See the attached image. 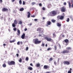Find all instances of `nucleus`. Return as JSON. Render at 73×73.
<instances>
[{
  "label": "nucleus",
  "mask_w": 73,
  "mask_h": 73,
  "mask_svg": "<svg viewBox=\"0 0 73 73\" xmlns=\"http://www.w3.org/2000/svg\"><path fill=\"white\" fill-rule=\"evenodd\" d=\"M52 7V5L51 4H49L47 6L48 8H50V7Z\"/></svg>",
  "instance_id": "a211bd4d"
},
{
  "label": "nucleus",
  "mask_w": 73,
  "mask_h": 73,
  "mask_svg": "<svg viewBox=\"0 0 73 73\" xmlns=\"http://www.w3.org/2000/svg\"><path fill=\"white\" fill-rule=\"evenodd\" d=\"M45 46H46V47H47V46H48V44H46L45 45Z\"/></svg>",
  "instance_id": "69168bd1"
},
{
  "label": "nucleus",
  "mask_w": 73,
  "mask_h": 73,
  "mask_svg": "<svg viewBox=\"0 0 73 73\" xmlns=\"http://www.w3.org/2000/svg\"><path fill=\"white\" fill-rule=\"evenodd\" d=\"M40 64H36V67H40Z\"/></svg>",
  "instance_id": "412c9836"
},
{
  "label": "nucleus",
  "mask_w": 73,
  "mask_h": 73,
  "mask_svg": "<svg viewBox=\"0 0 73 73\" xmlns=\"http://www.w3.org/2000/svg\"><path fill=\"white\" fill-rule=\"evenodd\" d=\"M34 43L35 44H39L41 42V41L39 40L38 38H35L33 40Z\"/></svg>",
  "instance_id": "f257e3e1"
},
{
  "label": "nucleus",
  "mask_w": 73,
  "mask_h": 73,
  "mask_svg": "<svg viewBox=\"0 0 73 73\" xmlns=\"http://www.w3.org/2000/svg\"><path fill=\"white\" fill-rule=\"evenodd\" d=\"M42 29L41 28H39L37 29V31L38 32H42Z\"/></svg>",
  "instance_id": "6e6552de"
},
{
  "label": "nucleus",
  "mask_w": 73,
  "mask_h": 73,
  "mask_svg": "<svg viewBox=\"0 0 73 73\" xmlns=\"http://www.w3.org/2000/svg\"><path fill=\"white\" fill-rule=\"evenodd\" d=\"M53 37H56V34L54 33H53Z\"/></svg>",
  "instance_id": "a878e982"
},
{
  "label": "nucleus",
  "mask_w": 73,
  "mask_h": 73,
  "mask_svg": "<svg viewBox=\"0 0 73 73\" xmlns=\"http://www.w3.org/2000/svg\"><path fill=\"white\" fill-rule=\"evenodd\" d=\"M64 17L63 16H61L60 17V20H62L64 19Z\"/></svg>",
  "instance_id": "dca6fc26"
},
{
  "label": "nucleus",
  "mask_w": 73,
  "mask_h": 73,
  "mask_svg": "<svg viewBox=\"0 0 73 73\" xmlns=\"http://www.w3.org/2000/svg\"><path fill=\"white\" fill-rule=\"evenodd\" d=\"M72 48L71 47H67L66 48V49L67 50H64L63 51L61 52V53L62 54H65V53H69V51L68 50H70V49H71Z\"/></svg>",
  "instance_id": "f03ea898"
},
{
  "label": "nucleus",
  "mask_w": 73,
  "mask_h": 73,
  "mask_svg": "<svg viewBox=\"0 0 73 73\" xmlns=\"http://www.w3.org/2000/svg\"><path fill=\"white\" fill-rule=\"evenodd\" d=\"M46 24L47 25H46V27L48 26V25H50L51 24V22L49 21H47Z\"/></svg>",
  "instance_id": "1a4fd4ad"
},
{
  "label": "nucleus",
  "mask_w": 73,
  "mask_h": 73,
  "mask_svg": "<svg viewBox=\"0 0 73 73\" xmlns=\"http://www.w3.org/2000/svg\"><path fill=\"white\" fill-rule=\"evenodd\" d=\"M56 20H54V19H52L51 20V21L52 22V23H54V22H56Z\"/></svg>",
  "instance_id": "7c9ffc66"
},
{
  "label": "nucleus",
  "mask_w": 73,
  "mask_h": 73,
  "mask_svg": "<svg viewBox=\"0 0 73 73\" xmlns=\"http://www.w3.org/2000/svg\"><path fill=\"white\" fill-rule=\"evenodd\" d=\"M70 19H71V20H72V21H73V18H72V17H70Z\"/></svg>",
  "instance_id": "864d4df0"
},
{
  "label": "nucleus",
  "mask_w": 73,
  "mask_h": 73,
  "mask_svg": "<svg viewBox=\"0 0 73 73\" xmlns=\"http://www.w3.org/2000/svg\"><path fill=\"white\" fill-rule=\"evenodd\" d=\"M27 13H28V15L27 16V18H29L31 17V13L29 12Z\"/></svg>",
  "instance_id": "2eb2a0df"
},
{
  "label": "nucleus",
  "mask_w": 73,
  "mask_h": 73,
  "mask_svg": "<svg viewBox=\"0 0 73 73\" xmlns=\"http://www.w3.org/2000/svg\"><path fill=\"white\" fill-rule=\"evenodd\" d=\"M31 17H35V15L31 16Z\"/></svg>",
  "instance_id": "5fc2aeb1"
},
{
  "label": "nucleus",
  "mask_w": 73,
  "mask_h": 73,
  "mask_svg": "<svg viewBox=\"0 0 73 73\" xmlns=\"http://www.w3.org/2000/svg\"><path fill=\"white\" fill-rule=\"evenodd\" d=\"M42 19L43 20H45V17H43Z\"/></svg>",
  "instance_id": "6e6d98bb"
},
{
  "label": "nucleus",
  "mask_w": 73,
  "mask_h": 73,
  "mask_svg": "<svg viewBox=\"0 0 73 73\" xmlns=\"http://www.w3.org/2000/svg\"><path fill=\"white\" fill-rule=\"evenodd\" d=\"M6 64H4L3 65V67H4V68H5V67H6Z\"/></svg>",
  "instance_id": "393cba45"
},
{
  "label": "nucleus",
  "mask_w": 73,
  "mask_h": 73,
  "mask_svg": "<svg viewBox=\"0 0 73 73\" xmlns=\"http://www.w3.org/2000/svg\"><path fill=\"white\" fill-rule=\"evenodd\" d=\"M60 11L62 12H65L66 11V8L64 7H63L60 8Z\"/></svg>",
  "instance_id": "39448f33"
},
{
  "label": "nucleus",
  "mask_w": 73,
  "mask_h": 73,
  "mask_svg": "<svg viewBox=\"0 0 73 73\" xmlns=\"http://www.w3.org/2000/svg\"><path fill=\"white\" fill-rule=\"evenodd\" d=\"M24 9L23 8H21L20 9V11H24Z\"/></svg>",
  "instance_id": "5701e85b"
},
{
  "label": "nucleus",
  "mask_w": 73,
  "mask_h": 73,
  "mask_svg": "<svg viewBox=\"0 0 73 73\" xmlns=\"http://www.w3.org/2000/svg\"><path fill=\"white\" fill-rule=\"evenodd\" d=\"M30 65H31V66H33V64H32V63H31L30 64Z\"/></svg>",
  "instance_id": "09e8293b"
},
{
  "label": "nucleus",
  "mask_w": 73,
  "mask_h": 73,
  "mask_svg": "<svg viewBox=\"0 0 73 73\" xmlns=\"http://www.w3.org/2000/svg\"><path fill=\"white\" fill-rule=\"evenodd\" d=\"M10 43H12V42H12V41L11 40L10 41Z\"/></svg>",
  "instance_id": "052dcab7"
},
{
  "label": "nucleus",
  "mask_w": 73,
  "mask_h": 73,
  "mask_svg": "<svg viewBox=\"0 0 73 73\" xmlns=\"http://www.w3.org/2000/svg\"><path fill=\"white\" fill-rule=\"evenodd\" d=\"M27 69L28 70H33V68L31 67H28Z\"/></svg>",
  "instance_id": "4468645a"
},
{
  "label": "nucleus",
  "mask_w": 73,
  "mask_h": 73,
  "mask_svg": "<svg viewBox=\"0 0 73 73\" xmlns=\"http://www.w3.org/2000/svg\"><path fill=\"white\" fill-rule=\"evenodd\" d=\"M63 64L64 65H68L70 64V62L68 61H64L63 62Z\"/></svg>",
  "instance_id": "0eeeda50"
},
{
  "label": "nucleus",
  "mask_w": 73,
  "mask_h": 73,
  "mask_svg": "<svg viewBox=\"0 0 73 73\" xmlns=\"http://www.w3.org/2000/svg\"><path fill=\"white\" fill-rule=\"evenodd\" d=\"M32 5H35V4H36V3L34 2H33L32 3Z\"/></svg>",
  "instance_id": "58836bf2"
},
{
  "label": "nucleus",
  "mask_w": 73,
  "mask_h": 73,
  "mask_svg": "<svg viewBox=\"0 0 73 73\" xmlns=\"http://www.w3.org/2000/svg\"><path fill=\"white\" fill-rule=\"evenodd\" d=\"M25 33L23 34V35H22L21 36V38H22V39H24V38H25Z\"/></svg>",
  "instance_id": "f8f14e48"
},
{
  "label": "nucleus",
  "mask_w": 73,
  "mask_h": 73,
  "mask_svg": "<svg viewBox=\"0 0 73 73\" xmlns=\"http://www.w3.org/2000/svg\"><path fill=\"white\" fill-rule=\"evenodd\" d=\"M51 49H52V48H51L50 47L48 48L47 49V51H49V50H51Z\"/></svg>",
  "instance_id": "4be33fe9"
},
{
  "label": "nucleus",
  "mask_w": 73,
  "mask_h": 73,
  "mask_svg": "<svg viewBox=\"0 0 73 73\" xmlns=\"http://www.w3.org/2000/svg\"><path fill=\"white\" fill-rule=\"evenodd\" d=\"M64 42H66V43H67L69 42V40L68 39H66L64 40Z\"/></svg>",
  "instance_id": "f3484780"
},
{
  "label": "nucleus",
  "mask_w": 73,
  "mask_h": 73,
  "mask_svg": "<svg viewBox=\"0 0 73 73\" xmlns=\"http://www.w3.org/2000/svg\"><path fill=\"white\" fill-rule=\"evenodd\" d=\"M39 5L40 7H41L42 6V4L41 3L39 4Z\"/></svg>",
  "instance_id": "49530a36"
},
{
  "label": "nucleus",
  "mask_w": 73,
  "mask_h": 73,
  "mask_svg": "<svg viewBox=\"0 0 73 73\" xmlns=\"http://www.w3.org/2000/svg\"><path fill=\"white\" fill-rule=\"evenodd\" d=\"M19 3L20 4H21V5L22 4V1H21V0H19Z\"/></svg>",
  "instance_id": "473e14b6"
},
{
  "label": "nucleus",
  "mask_w": 73,
  "mask_h": 73,
  "mask_svg": "<svg viewBox=\"0 0 73 73\" xmlns=\"http://www.w3.org/2000/svg\"><path fill=\"white\" fill-rule=\"evenodd\" d=\"M70 21V19H69V18H67V19L66 20L67 22H69Z\"/></svg>",
  "instance_id": "2f4dec72"
},
{
  "label": "nucleus",
  "mask_w": 73,
  "mask_h": 73,
  "mask_svg": "<svg viewBox=\"0 0 73 73\" xmlns=\"http://www.w3.org/2000/svg\"><path fill=\"white\" fill-rule=\"evenodd\" d=\"M20 43L21 44H22L23 42H22V41L21 42H20Z\"/></svg>",
  "instance_id": "680f3d73"
},
{
  "label": "nucleus",
  "mask_w": 73,
  "mask_h": 73,
  "mask_svg": "<svg viewBox=\"0 0 73 73\" xmlns=\"http://www.w3.org/2000/svg\"><path fill=\"white\" fill-rule=\"evenodd\" d=\"M28 49H29L28 47H27L26 48V51L28 50Z\"/></svg>",
  "instance_id": "79ce46f5"
},
{
  "label": "nucleus",
  "mask_w": 73,
  "mask_h": 73,
  "mask_svg": "<svg viewBox=\"0 0 73 73\" xmlns=\"http://www.w3.org/2000/svg\"><path fill=\"white\" fill-rule=\"evenodd\" d=\"M48 68H49V66L47 65H44V66L43 68L44 69H46Z\"/></svg>",
  "instance_id": "9b49d317"
},
{
  "label": "nucleus",
  "mask_w": 73,
  "mask_h": 73,
  "mask_svg": "<svg viewBox=\"0 0 73 73\" xmlns=\"http://www.w3.org/2000/svg\"><path fill=\"white\" fill-rule=\"evenodd\" d=\"M17 32H18V33H17V35H20V30L19 29H18V31H17Z\"/></svg>",
  "instance_id": "ddd939ff"
},
{
  "label": "nucleus",
  "mask_w": 73,
  "mask_h": 73,
  "mask_svg": "<svg viewBox=\"0 0 73 73\" xmlns=\"http://www.w3.org/2000/svg\"><path fill=\"white\" fill-rule=\"evenodd\" d=\"M23 24V22L21 21H20L19 22V23H18V24Z\"/></svg>",
  "instance_id": "b1692460"
},
{
  "label": "nucleus",
  "mask_w": 73,
  "mask_h": 73,
  "mask_svg": "<svg viewBox=\"0 0 73 73\" xmlns=\"http://www.w3.org/2000/svg\"><path fill=\"white\" fill-rule=\"evenodd\" d=\"M15 24L13 23L12 24V26L13 27H16V25H15Z\"/></svg>",
  "instance_id": "c756f323"
},
{
  "label": "nucleus",
  "mask_w": 73,
  "mask_h": 73,
  "mask_svg": "<svg viewBox=\"0 0 73 73\" xmlns=\"http://www.w3.org/2000/svg\"><path fill=\"white\" fill-rule=\"evenodd\" d=\"M9 65H14L15 64V62L14 61H9L7 62Z\"/></svg>",
  "instance_id": "7ed1b4c3"
},
{
  "label": "nucleus",
  "mask_w": 73,
  "mask_h": 73,
  "mask_svg": "<svg viewBox=\"0 0 73 73\" xmlns=\"http://www.w3.org/2000/svg\"><path fill=\"white\" fill-rule=\"evenodd\" d=\"M45 39L47 41H53V40L50 38L46 36L45 37Z\"/></svg>",
  "instance_id": "20e7f679"
},
{
  "label": "nucleus",
  "mask_w": 73,
  "mask_h": 73,
  "mask_svg": "<svg viewBox=\"0 0 73 73\" xmlns=\"http://www.w3.org/2000/svg\"><path fill=\"white\" fill-rule=\"evenodd\" d=\"M21 61H22V59H21V58H20L19 60V62H21Z\"/></svg>",
  "instance_id": "c9c22d12"
},
{
  "label": "nucleus",
  "mask_w": 73,
  "mask_h": 73,
  "mask_svg": "<svg viewBox=\"0 0 73 73\" xmlns=\"http://www.w3.org/2000/svg\"><path fill=\"white\" fill-rule=\"evenodd\" d=\"M42 10H43L44 11H45V8L44 7H43L42 8Z\"/></svg>",
  "instance_id": "37998d69"
},
{
  "label": "nucleus",
  "mask_w": 73,
  "mask_h": 73,
  "mask_svg": "<svg viewBox=\"0 0 73 73\" xmlns=\"http://www.w3.org/2000/svg\"><path fill=\"white\" fill-rule=\"evenodd\" d=\"M71 1L72 3V4L71 5V6H72V8H73V0H71Z\"/></svg>",
  "instance_id": "e433bc0d"
},
{
  "label": "nucleus",
  "mask_w": 73,
  "mask_h": 73,
  "mask_svg": "<svg viewBox=\"0 0 73 73\" xmlns=\"http://www.w3.org/2000/svg\"><path fill=\"white\" fill-rule=\"evenodd\" d=\"M26 4V3L25 2V1H23V5H25Z\"/></svg>",
  "instance_id": "ea45409f"
},
{
  "label": "nucleus",
  "mask_w": 73,
  "mask_h": 73,
  "mask_svg": "<svg viewBox=\"0 0 73 73\" xmlns=\"http://www.w3.org/2000/svg\"><path fill=\"white\" fill-rule=\"evenodd\" d=\"M62 37H65V35H62Z\"/></svg>",
  "instance_id": "0e129e2a"
},
{
  "label": "nucleus",
  "mask_w": 73,
  "mask_h": 73,
  "mask_svg": "<svg viewBox=\"0 0 73 73\" xmlns=\"http://www.w3.org/2000/svg\"><path fill=\"white\" fill-rule=\"evenodd\" d=\"M16 29H17V28H14L13 29V30L14 31H16Z\"/></svg>",
  "instance_id": "4c0bfd02"
},
{
  "label": "nucleus",
  "mask_w": 73,
  "mask_h": 73,
  "mask_svg": "<svg viewBox=\"0 0 73 73\" xmlns=\"http://www.w3.org/2000/svg\"><path fill=\"white\" fill-rule=\"evenodd\" d=\"M68 5H69V8H70V7H71V3H70V2H68Z\"/></svg>",
  "instance_id": "cd10ccee"
},
{
  "label": "nucleus",
  "mask_w": 73,
  "mask_h": 73,
  "mask_svg": "<svg viewBox=\"0 0 73 73\" xmlns=\"http://www.w3.org/2000/svg\"><path fill=\"white\" fill-rule=\"evenodd\" d=\"M57 25L58 27H61V24L58 23H57Z\"/></svg>",
  "instance_id": "6ab92c4d"
},
{
  "label": "nucleus",
  "mask_w": 73,
  "mask_h": 73,
  "mask_svg": "<svg viewBox=\"0 0 73 73\" xmlns=\"http://www.w3.org/2000/svg\"><path fill=\"white\" fill-rule=\"evenodd\" d=\"M54 48L55 49V50H57V46L55 45L54 46Z\"/></svg>",
  "instance_id": "c85d7f7f"
},
{
  "label": "nucleus",
  "mask_w": 73,
  "mask_h": 73,
  "mask_svg": "<svg viewBox=\"0 0 73 73\" xmlns=\"http://www.w3.org/2000/svg\"><path fill=\"white\" fill-rule=\"evenodd\" d=\"M52 16H54L57 15V12L55 11H53L52 12Z\"/></svg>",
  "instance_id": "423d86ee"
},
{
  "label": "nucleus",
  "mask_w": 73,
  "mask_h": 73,
  "mask_svg": "<svg viewBox=\"0 0 73 73\" xmlns=\"http://www.w3.org/2000/svg\"><path fill=\"white\" fill-rule=\"evenodd\" d=\"M25 60H26V61H28V60H29V58H28V57H27L26 58Z\"/></svg>",
  "instance_id": "f704fd0d"
},
{
  "label": "nucleus",
  "mask_w": 73,
  "mask_h": 73,
  "mask_svg": "<svg viewBox=\"0 0 73 73\" xmlns=\"http://www.w3.org/2000/svg\"><path fill=\"white\" fill-rule=\"evenodd\" d=\"M3 46H5L6 45V44H3Z\"/></svg>",
  "instance_id": "e2e57ef3"
},
{
  "label": "nucleus",
  "mask_w": 73,
  "mask_h": 73,
  "mask_svg": "<svg viewBox=\"0 0 73 73\" xmlns=\"http://www.w3.org/2000/svg\"><path fill=\"white\" fill-rule=\"evenodd\" d=\"M39 37L40 36H41V34H39Z\"/></svg>",
  "instance_id": "338daca9"
},
{
  "label": "nucleus",
  "mask_w": 73,
  "mask_h": 73,
  "mask_svg": "<svg viewBox=\"0 0 73 73\" xmlns=\"http://www.w3.org/2000/svg\"><path fill=\"white\" fill-rule=\"evenodd\" d=\"M2 12H5V11H8V9L7 8H4L2 9Z\"/></svg>",
  "instance_id": "9d476101"
},
{
  "label": "nucleus",
  "mask_w": 73,
  "mask_h": 73,
  "mask_svg": "<svg viewBox=\"0 0 73 73\" xmlns=\"http://www.w3.org/2000/svg\"><path fill=\"white\" fill-rule=\"evenodd\" d=\"M15 41H16V40L15 39H14L12 40L13 42H15Z\"/></svg>",
  "instance_id": "c03bdc74"
},
{
  "label": "nucleus",
  "mask_w": 73,
  "mask_h": 73,
  "mask_svg": "<svg viewBox=\"0 0 73 73\" xmlns=\"http://www.w3.org/2000/svg\"><path fill=\"white\" fill-rule=\"evenodd\" d=\"M54 64L55 65H57V62H54Z\"/></svg>",
  "instance_id": "a18cd8bd"
},
{
  "label": "nucleus",
  "mask_w": 73,
  "mask_h": 73,
  "mask_svg": "<svg viewBox=\"0 0 73 73\" xmlns=\"http://www.w3.org/2000/svg\"><path fill=\"white\" fill-rule=\"evenodd\" d=\"M64 5H66V2H64Z\"/></svg>",
  "instance_id": "3c124183"
},
{
  "label": "nucleus",
  "mask_w": 73,
  "mask_h": 73,
  "mask_svg": "<svg viewBox=\"0 0 73 73\" xmlns=\"http://www.w3.org/2000/svg\"><path fill=\"white\" fill-rule=\"evenodd\" d=\"M24 30L25 31H27V29L25 28V29Z\"/></svg>",
  "instance_id": "bf43d9fd"
},
{
  "label": "nucleus",
  "mask_w": 73,
  "mask_h": 73,
  "mask_svg": "<svg viewBox=\"0 0 73 73\" xmlns=\"http://www.w3.org/2000/svg\"><path fill=\"white\" fill-rule=\"evenodd\" d=\"M0 3H3V0H0Z\"/></svg>",
  "instance_id": "8fccbe9b"
},
{
  "label": "nucleus",
  "mask_w": 73,
  "mask_h": 73,
  "mask_svg": "<svg viewBox=\"0 0 73 73\" xmlns=\"http://www.w3.org/2000/svg\"><path fill=\"white\" fill-rule=\"evenodd\" d=\"M14 23L15 24H17V20H15L14 21Z\"/></svg>",
  "instance_id": "aec40b11"
},
{
  "label": "nucleus",
  "mask_w": 73,
  "mask_h": 73,
  "mask_svg": "<svg viewBox=\"0 0 73 73\" xmlns=\"http://www.w3.org/2000/svg\"><path fill=\"white\" fill-rule=\"evenodd\" d=\"M72 70V68H70V71H71V70Z\"/></svg>",
  "instance_id": "774afa93"
},
{
  "label": "nucleus",
  "mask_w": 73,
  "mask_h": 73,
  "mask_svg": "<svg viewBox=\"0 0 73 73\" xmlns=\"http://www.w3.org/2000/svg\"><path fill=\"white\" fill-rule=\"evenodd\" d=\"M42 46H45V44L44 43H42Z\"/></svg>",
  "instance_id": "de8ad7c7"
},
{
  "label": "nucleus",
  "mask_w": 73,
  "mask_h": 73,
  "mask_svg": "<svg viewBox=\"0 0 73 73\" xmlns=\"http://www.w3.org/2000/svg\"><path fill=\"white\" fill-rule=\"evenodd\" d=\"M68 73H72L71 71H68Z\"/></svg>",
  "instance_id": "603ef678"
},
{
  "label": "nucleus",
  "mask_w": 73,
  "mask_h": 73,
  "mask_svg": "<svg viewBox=\"0 0 73 73\" xmlns=\"http://www.w3.org/2000/svg\"><path fill=\"white\" fill-rule=\"evenodd\" d=\"M37 20H38L37 19H34V21H37Z\"/></svg>",
  "instance_id": "4d7b16f0"
},
{
  "label": "nucleus",
  "mask_w": 73,
  "mask_h": 73,
  "mask_svg": "<svg viewBox=\"0 0 73 73\" xmlns=\"http://www.w3.org/2000/svg\"><path fill=\"white\" fill-rule=\"evenodd\" d=\"M17 44L18 45H20V41H18L17 43Z\"/></svg>",
  "instance_id": "a19ab883"
},
{
  "label": "nucleus",
  "mask_w": 73,
  "mask_h": 73,
  "mask_svg": "<svg viewBox=\"0 0 73 73\" xmlns=\"http://www.w3.org/2000/svg\"><path fill=\"white\" fill-rule=\"evenodd\" d=\"M52 60H53V58H50L49 59V61H51Z\"/></svg>",
  "instance_id": "72a5a7b5"
},
{
  "label": "nucleus",
  "mask_w": 73,
  "mask_h": 73,
  "mask_svg": "<svg viewBox=\"0 0 73 73\" xmlns=\"http://www.w3.org/2000/svg\"><path fill=\"white\" fill-rule=\"evenodd\" d=\"M16 55L17 57H19V55L18 54H17Z\"/></svg>",
  "instance_id": "13d9d810"
},
{
  "label": "nucleus",
  "mask_w": 73,
  "mask_h": 73,
  "mask_svg": "<svg viewBox=\"0 0 73 73\" xmlns=\"http://www.w3.org/2000/svg\"><path fill=\"white\" fill-rule=\"evenodd\" d=\"M60 15H58L57 16V19H60Z\"/></svg>",
  "instance_id": "bb28decb"
}]
</instances>
